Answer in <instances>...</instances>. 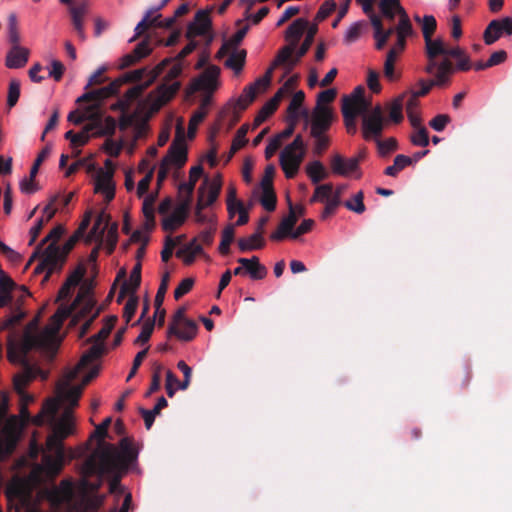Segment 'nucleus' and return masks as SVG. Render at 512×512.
<instances>
[{"instance_id":"obj_56","label":"nucleus","mask_w":512,"mask_h":512,"mask_svg":"<svg viewBox=\"0 0 512 512\" xmlns=\"http://www.w3.org/2000/svg\"><path fill=\"white\" fill-rule=\"evenodd\" d=\"M364 194L362 191L355 193L349 200L345 202V207L357 214H362L365 211V205L363 202Z\"/></svg>"},{"instance_id":"obj_7","label":"nucleus","mask_w":512,"mask_h":512,"mask_svg":"<svg viewBox=\"0 0 512 512\" xmlns=\"http://www.w3.org/2000/svg\"><path fill=\"white\" fill-rule=\"evenodd\" d=\"M7 410L8 398L6 394L2 393L0 401V461L13 451L22 430V423L17 415L10 416L4 421Z\"/></svg>"},{"instance_id":"obj_6","label":"nucleus","mask_w":512,"mask_h":512,"mask_svg":"<svg viewBox=\"0 0 512 512\" xmlns=\"http://www.w3.org/2000/svg\"><path fill=\"white\" fill-rule=\"evenodd\" d=\"M181 72L182 65L180 63L173 64L165 76L163 83L149 92L143 100L138 102V113L150 117L170 102L180 89V82L177 81L176 78Z\"/></svg>"},{"instance_id":"obj_14","label":"nucleus","mask_w":512,"mask_h":512,"mask_svg":"<svg viewBox=\"0 0 512 512\" xmlns=\"http://www.w3.org/2000/svg\"><path fill=\"white\" fill-rule=\"evenodd\" d=\"M359 163V157L344 158L340 154H335L331 158L330 166L332 172L336 175L360 179L362 177V172L360 170Z\"/></svg>"},{"instance_id":"obj_44","label":"nucleus","mask_w":512,"mask_h":512,"mask_svg":"<svg viewBox=\"0 0 512 512\" xmlns=\"http://www.w3.org/2000/svg\"><path fill=\"white\" fill-rule=\"evenodd\" d=\"M96 113V108L93 104H89L82 109L72 111L68 115V121L78 125L86 120H89L91 117H94Z\"/></svg>"},{"instance_id":"obj_8","label":"nucleus","mask_w":512,"mask_h":512,"mask_svg":"<svg viewBox=\"0 0 512 512\" xmlns=\"http://www.w3.org/2000/svg\"><path fill=\"white\" fill-rule=\"evenodd\" d=\"M307 147L301 135H297L294 140L286 145L279 155V164L288 179L294 178L305 159Z\"/></svg>"},{"instance_id":"obj_26","label":"nucleus","mask_w":512,"mask_h":512,"mask_svg":"<svg viewBox=\"0 0 512 512\" xmlns=\"http://www.w3.org/2000/svg\"><path fill=\"white\" fill-rule=\"evenodd\" d=\"M425 43L429 61H437V56H444V58H447L448 56H457L459 52V48L448 47L441 39H432L430 37L428 40H425Z\"/></svg>"},{"instance_id":"obj_25","label":"nucleus","mask_w":512,"mask_h":512,"mask_svg":"<svg viewBox=\"0 0 512 512\" xmlns=\"http://www.w3.org/2000/svg\"><path fill=\"white\" fill-rule=\"evenodd\" d=\"M121 86L117 79L112 81L109 85L87 92L82 96L78 97L77 102L80 103L82 101H92V104H98L100 106V102L106 98H109L115 94H117L120 90Z\"/></svg>"},{"instance_id":"obj_10","label":"nucleus","mask_w":512,"mask_h":512,"mask_svg":"<svg viewBox=\"0 0 512 512\" xmlns=\"http://www.w3.org/2000/svg\"><path fill=\"white\" fill-rule=\"evenodd\" d=\"M162 216V227L167 232H173L181 227L188 216V204L182 202L172 208V202L169 199L163 200L158 208Z\"/></svg>"},{"instance_id":"obj_64","label":"nucleus","mask_w":512,"mask_h":512,"mask_svg":"<svg viewBox=\"0 0 512 512\" xmlns=\"http://www.w3.org/2000/svg\"><path fill=\"white\" fill-rule=\"evenodd\" d=\"M450 122L451 118L449 115L438 114L430 120L429 125L433 130L442 132Z\"/></svg>"},{"instance_id":"obj_42","label":"nucleus","mask_w":512,"mask_h":512,"mask_svg":"<svg viewBox=\"0 0 512 512\" xmlns=\"http://www.w3.org/2000/svg\"><path fill=\"white\" fill-rule=\"evenodd\" d=\"M395 62H396V52L395 51H389L387 53L385 62H384V77L390 81L394 82L397 81L400 78V72H398L395 69Z\"/></svg>"},{"instance_id":"obj_45","label":"nucleus","mask_w":512,"mask_h":512,"mask_svg":"<svg viewBox=\"0 0 512 512\" xmlns=\"http://www.w3.org/2000/svg\"><path fill=\"white\" fill-rule=\"evenodd\" d=\"M118 240V224L116 222L109 221L108 228L106 229L104 238L101 239L100 244L107 247L108 253L114 250Z\"/></svg>"},{"instance_id":"obj_16","label":"nucleus","mask_w":512,"mask_h":512,"mask_svg":"<svg viewBox=\"0 0 512 512\" xmlns=\"http://www.w3.org/2000/svg\"><path fill=\"white\" fill-rule=\"evenodd\" d=\"M222 178L220 174L214 175L212 178L205 177L203 184L198 189V199L200 205L213 204L221 191Z\"/></svg>"},{"instance_id":"obj_5","label":"nucleus","mask_w":512,"mask_h":512,"mask_svg":"<svg viewBox=\"0 0 512 512\" xmlns=\"http://www.w3.org/2000/svg\"><path fill=\"white\" fill-rule=\"evenodd\" d=\"M64 232V227L58 225L54 227L38 245L30 260L32 261L36 257L41 260L40 264L35 268L36 273L46 271L47 275H49L59 270L65 262L68 253L72 250L78 239L82 237L75 232L64 244L59 245L58 241L63 236Z\"/></svg>"},{"instance_id":"obj_32","label":"nucleus","mask_w":512,"mask_h":512,"mask_svg":"<svg viewBox=\"0 0 512 512\" xmlns=\"http://www.w3.org/2000/svg\"><path fill=\"white\" fill-rule=\"evenodd\" d=\"M308 21L304 18H298L293 21L287 28L285 38L289 42L288 45L297 47L298 41L308 27Z\"/></svg>"},{"instance_id":"obj_35","label":"nucleus","mask_w":512,"mask_h":512,"mask_svg":"<svg viewBox=\"0 0 512 512\" xmlns=\"http://www.w3.org/2000/svg\"><path fill=\"white\" fill-rule=\"evenodd\" d=\"M340 199L339 194L333 192V187L331 184H322L318 185L315 188L314 194L310 199L311 203L321 202L328 203L331 200Z\"/></svg>"},{"instance_id":"obj_20","label":"nucleus","mask_w":512,"mask_h":512,"mask_svg":"<svg viewBox=\"0 0 512 512\" xmlns=\"http://www.w3.org/2000/svg\"><path fill=\"white\" fill-rule=\"evenodd\" d=\"M94 190L110 202L115 196V183L112 170H99L94 181Z\"/></svg>"},{"instance_id":"obj_31","label":"nucleus","mask_w":512,"mask_h":512,"mask_svg":"<svg viewBox=\"0 0 512 512\" xmlns=\"http://www.w3.org/2000/svg\"><path fill=\"white\" fill-rule=\"evenodd\" d=\"M297 220L294 215H286L280 222L278 228L270 235V239L273 241H281L287 237L292 238V234L295 229L294 226Z\"/></svg>"},{"instance_id":"obj_60","label":"nucleus","mask_w":512,"mask_h":512,"mask_svg":"<svg viewBox=\"0 0 512 512\" xmlns=\"http://www.w3.org/2000/svg\"><path fill=\"white\" fill-rule=\"evenodd\" d=\"M187 387H182V381L171 372L166 373V391L169 397H172L176 391L185 390Z\"/></svg>"},{"instance_id":"obj_55","label":"nucleus","mask_w":512,"mask_h":512,"mask_svg":"<svg viewBox=\"0 0 512 512\" xmlns=\"http://www.w3.org/2000/svg\"><path fill=\"white\" fill-rule=\"evenodd\" d=\"M234 235H235L234 225H228L222 231L221 242H220L219 248H218V250L221 254H223V255L228 254L229 249H230V244L234 240Z\"/></svg>"},{"instance_id":"obj_46","label":"nucleus","mask_w":512,"mask_h":512,"mask_svg":"<svg viewBox=\"0 0 512 512\" xmlns=\"http://www.w3.org/2000/svg\"><path fill=\"white\" fill-rule=\"evenodd\" d=\"M38 372L35 367H25V369L14 377V388L16 391L24 390L26 385L36 377Z\"/></svg>"},{"instance_id":"obj_39","label":"nucleus","mask_w":512,"mask_h":512,"mask_svg":"<svg viewBox=\"0 0 512 512\" xmlns=\"http://www.w3.org/2000/svg\"><path fill=\"white\" fill-rule=\"evenodd\" d=\"M141 282V265L137 263L130 273L128 280H126L122 286V293L135 294L137 288Z\"/></svg>"},{"instance_id":"obj_24","label":"nucleus","mask_w":512,"mask_h":512,"mask_svg":"<svg viewBox=\"0 0 512 512\" xmlns=\"http://www.w3.org/2000/svg\"><path fill=\"white\" fill-rule=\"evenodd\" d=\"M333 121V113L330 107H315L311 116L310 132H326Z\"/></svg>"},{"instance_id":"obj_19","label":"nucleus","mask_w":512,"mask_h":512,"mask_svg":"<svg viewBox=\"0 0 512 512\" xmlns=\"http://www.w3.org/2000/svg\"><path fill=\"white\" fill-rule=\"evenodd\" d=\"M426 71L433 76L432 82L434 85L442 86L448 83L454 68L451 61L444 58L441 62L429 61Z\"/></svg>"},{"instance_id":"obj_34","label":"nucleus","mask_w":512,"mask_h":512,"mask_svg":"<svg viewBox=\"0 0 512 512\" xmlns=\"http://www.w3.org/2000/svg\"><path fill=\"white\" fill-rule=\"evenodd\" d=\"M202 245L198 242V239H193L183 248L177 252V256L185 263L191 264L196 256L202 254Z\"/></svg>"},{"instance_id":"obj_22","label":"nucleus","mask_w":512,"mask_h":512,"mask_svg":"<svg viewBox=\"0 0 512 512\" xmlns=\"http://www.w3.org/2000/svg\"><path fill=\"white\" fill-rule=\"evenodd\" d=\"M512 34V19L506 17L502 20H493L485 29L484 40L488 45L493 44L503 35Z\"/></svg>"},{"instance_id":"obj_36","label":"nucleus","mask_w":512,"mask_h":512,"mask_svg":"<svg viewBox=\"0 0 512 512\" xmlns=\"http://www.w3.org/2000/svg\"><path fill=\"white\" fill-rule=\"evenodd\" d=\"M304 93L302 91L296 92L289 104L288 107V115L290 121L296 122L300 116V114H303L304 116H308L307 110H302V103L304 101Z\"/></svg>"},{"instance_id":"obj_47","label":"nucleus","mask_w":512,"mask_h":512,"mask_svg":"<svg viewBox=\"0 0 512 512\" xmlns=\"http://www.w3.org/2000/svg\"><path fill=\"white\" fill-rule=\"evenodd\" d=\"M272 73L273 67H269L262 77L258 78L254 83L247 87L250 89V91L253 92L255 96L265 92L271 83Z\"/></svg>"},{"instance_id":"obj_51","label":"nucleus","mask_w":512,"mask_h":512,"mask_svg":"<svg viewBox=\"0 0 512 512\" xmlns=\"http://www.w3.org/2000/svg\"><path fill=\"white\" fill-rule=\"evenodd\" d=\"M211 104V97L209 95H204L201 100L200 107L198 110L192 115L189 123L191 126H197L204 120L208 113V107Z\"/></svg>"},{"instance_id":"obj_38","label":"nucleus","mask_w":512,"mask_h":512,"mask_svg":"<svg viewBox=\"0 0 512 512\" xmlns=\"http://www.w3.org/2000/svg\"><path fill=\"white\" fill-rule=\"evenodd\" d=\"M264 243L261 232H256L248 237L239 239L238 247L242 252L253 251L262 248Z\"/></svg>"},{"instance_id":"obj_4","label":"nucleus","mask_w":512,"mask_h":512,"mask_svg":"<svg viewBox=\"0 0 512 512\" xmlns=\"http://www.w3.org/2000/svg\"><path fill=\"white\" fill-rule=\"evenodd\" d=\"M116 322V317L107 319L102 329L94 335L90 349L83 354L79 363L70 370H67L58 385V396L61 399L69 400L77 404L83 388L98 374L99 368L95 361L101 356L104 350L103 341L111 333Z\"/></svg>"},{"instance_id":"obj_41","label":"nucleus","mask_w":512,"mask_h":512,"mask_svg":"<svg viewBox=\"0 0 512 512\" xmlns=\"http://www.w3.org/2000/svg\"><path fill=\"white\" fill-rule=\"evenodd\" d=\"M380 9L382 15L389 19H393L396 15L401 17L403 12H405L399 0H381Z\"/></svg>"},{"instance_id":"obj_62","label":"nucleus","mask_w":512,"mask_h":512,"mask_svg":"<svg viewBox=\"0 0 512 512\" xmlns=\"http://www.w3.org/2000/svg\"><path fill=\"white\" fill-rule=\"evenodd\" d=\"M138 306V299L135 294H129V298L124 306L123 317L126 323L133 319Z\"/></svg>"},{"instance_id":"obj_13","label":"nucleus","mask_w":512,"mask_h":512,"mask_svg":"<svg viewBox=\"0 0 512 512\" xmlns=\"http://www.w3.org/2000/svg\"><path fill=\"white\" fill-rule=\"evenodd\" d=\"M157 79V72H153L151 78L143 81V83L135 84L129 88L123 96L115 103L111 105V109L114 111H120L123 114L128 112L132 105L139 99L142 93L151 86Z\"/></svg>"},{"instance_id":"obj_50","label":"nucleus","mask_w":512,"mask_h":512,"mask_svg":"<svg viewBox=\"0 0 512 512\" xmlns=\"http://www.w3.org/2000/svg\"><path fill=\"white\" fill-rule=\"evenodd\" d=\"M412 164V158L405 155H397L394 159V163L385 169V174L388 176L395 177L401 170Z\"/></svg>"},{"instance_id":"obj_53","label":"nucleus","mask_w":512,"mask_h":512,"mask_svg":"<svg viewBox=\"0 0 512 512\" xmlns=\"http://www.w3.org/2000/svg\"><path fill=\"white\" fill-rule=\"evenodd\" d=\"M310 135L314 139L313 153L321 155L329 146V137L326 135V132H310Z\"/></svg>"},{"instance_id":"obj_2","label":"nucleus","mask_w":512,"mask_h":512,"mask_svg":"<svg viewBox=\"0 0 512 512\" xmlns=\"http://www.w3.org/2000/svg\"><path fill=\"white\" fill-rule=\"evenodd\" d=\"M60 383V381L58 382ZM59 385V384H57ZM19 394L20 412L18 417L22 427L32 422L35 425L49 424L51 433L46 440L41 464L36 465L30 475L29 480L32 483H39L55 477L62 470L65 463V452L63 441L74 434L75 421L72 409L75 405L69 400L61 399L58 396V386H56V396L48 399L36 416L30 417L28 405L33 401V396L27 394L24 390L17 391Z\"/></svg>"},{"instance_id":"obj_48","label":"nucleus","mask_w":512,"mask_h":512,"mask_svg":"<svg viewBox=\"0 0 512 512\" xmlns=\"http://www.w3.org/2000/svg\"><path fill=\"white\" fill-rule=\"evenodd\" d=\"M245 33H246L245 29L239 30L233 36H231L228 40H226L223 43V45L221 46V48L219 49V51L217 52V57L223 58L224 55L227 52H229V50L234 49V48H239L238 46L241 43V41L243 40Z\"/></svg>"},{"instance_id":"obj_52","label":"nucleus","mask_w":512,"mask_h":512,"mask_svg":"<svg viewBox=\"0 0 512 512\" xmlns=\"http://www.w3.org/2000/svg\"><path fill=\"white\" fill-rule=\"evenodd\" d=\"M260 203L267 211L276 208V195L273 188H260Z\"/></svg>"},{"instance_id":"obj_18","label":"nucleus","mask_w":512,"mask_h":512,"mask_svg":"<svg viewBox=\"0 0 512 512\" xmlns=\"http://www.w3.org/2000/svg\"><path fill=\"white\" fill-rule=\"evenodd\" d=\"M170 59H164L162 62L157 64L155 67L148 69V68H139L135 70H131L129 72H126L119 78H117L120 86H122L125 83H142L141 81L145 78L144 81L151 78V75L153 72H157V77L163 72L165 66L170 63Z\"/></svg>"},{"instance_id":"obj_59","label":"nucleus","mask_w":512,"mask_h":512,"mask_svg":"<svg viewBox=\"0 0 512 512\" xmlns=\"http://www.w3.org/2000/svg\"><path fill=\"white\" fill-rule=\"evenodd\" d=\"M415 20L422 24V32L425 40L430 38L436 28V20L431 15H425L422 19L416 16Z\"/></svg>"},{"instance_id":"obj_28","label":"nucleus","mask_w":512,"mask_h":512,"mask_svg":"<svg viewBox=\"0 0 512 512\" xmlns=\"http://www.w3.org/2000/svg\"><path fill=\"white\" fill-rule=\"evenodd\" d=\"M370 103L366 98H345L342 106V113L344 117L350 116L351 121L358 115H364L369 112L368 107Z\"/></svg>"},{"instance_id":"obj_11","label":"nucleus","mask_w":512,"mask_h":512,"mask_svg":"<svg viewBox=\"0 0 512 512\" xmlns=\"http://www.w3.org/2000/svg\"><path fill=\"white\" fill-rule=\"evenodd\" d=\"M168 333L181 341H190L197 334V325L185 316L184 309H179L173 316Z\"/></svg>"},{"instance_id":"obj_29","label":"nucleus","mask_w":512,"mask_h":512,"mask_svg":"<svg viewBox=\"0 0 512 512\" xmlns=\"http://www.w3.org/2000/svg\"><path fill=\"white\" fill-rule=\"evenodd\" d=\"M237 262L243 265L245 274L252 280H261L267 275V268L260 263L259 258L256 256L251 258H239Z\"/></svg>"},{"instance_id":"obj_37","label":"nucleus","mask_w":512,"mask_h":512,"mask_svg":"<svg viewBox=\"0 0 512 512\" xmlns=\"http://www.w3.org/2000/svg\"><path fill=\"white\" fill-rule=\"evenodd\" d=\"M305 171L314 184H317L328 177V173L324 165L319 160L309 162L306 165Z\"/></svg>"},{"instance_id":"obj_15","label":"nucleus","mask_w":512,"mask_h":512,"mask_svg":"<svg viewBox=\"0 0 512 512\" xmlns=\"http://www.w3.org/2000/svg\"><path fill=\"white\" fill-rule=\"evenodd\" d=\"M96 108L94 117H91L88 121V126L91 129V135L94 137L110 136L116 129V121L111 116H102L101 109L98 104H93Z\"/></svg>"},{"instance_id":"obj_63","label":"nucleus","mask_w":512,"mask_h":512,"mask_svg":"<svg viewBox=\"0 0 512 512\" xmlns=\"http://www.w3.org/2000/svg\"><path fill=\"white\" fill-rule=\"evenodd\" d=\"M20 97V82L16 79H13L9 83L8 95H7V105L11 108L13 107Z\"/></svg>"},{"instance_id":"obj_58","label":"nucleus","mask_w":512,"mask_h":512,"mask_svg":"<svg viewBox=\"0 0 512 512\" xmlns=\"http://www.w3.org/2000/svg\"><path fill=\"white\" fill-rule=\"evenodd\" d=\"M413 145L418 147H426L429 144L428 131L425 127L414 128V132L410 136Z\"/></svg>"},{"instance_id":"obj_33","label":"nucleus","mask_w":512,"mask_h":512,"mask_svg":"<svg viewBox=\"0 0 512 512\" xmlns=\"http://www.w3.org/2000/svg\"><path fill=\"white\" fill-rule=\"evenodd\" d=\"M226 55H228V58L225 60V66L233 70L235 74H239L245 64L246 51L244 49L234 48L229 50L224 56Z\"/></svg>"},{"instance_id":"obj_17","label":"nucleus","mask_w":512,"mask_h":512,"mask_svg":"<svg viewBox=\"0 0 512 512\" xmlns=\"http://www.w3.org/2000/svg\"><path fill=\"white\" fill-rule=\"evenodd\" d=\"M220 70L216 66H209L198 78L191 83V91H203L212 98L213 91L217 88V80Z\"/></svg>"},{"instance_id":"obj_49","label":"nucleus","mask_w":512,"mask_h":512,"mask_svg":"<svg viewBox=\"0 0 512 512\" xmlns=\"http://www.w3.org/2000/svg\"><path fill=\"white\" fill-rule=\"evenodd\" d=\"M154 201L155 197L152 194L146 195L143 199L142 211L145 217V223L147 228H153L154 226Z\"/></svg>"},{"instance_id":"obj_43","label":"nucleus","mask_w":512,"mask_h":512,"mask_svg":"<svg viewBox=\"0 0 512 512\" xmlns=\"http://www.w3.org/2000/svg\"><path fill=\"white\" fill-rule=\"evenodd\" d=\"M395 32L400 46L402 45V42H406L407 37L412 35V25L406 12H403L402 16L400 17L399 23L395 28Z\"/></svg>"},{"instance_id":"obj_61","label":"nucleus","mask_w":512,"mask_h":512,"mask_svg":"<svg viewBox=\"0 0 512 512\" xmlns=\"http://www.w3.org/2000/svg\"><path fill=\"white\" fill-rule=\"evenodd\" d=\"M256 98L252 91L248 87H245L240 96L235 102V109L244 110L246 109Z\"/></svg>"},{"instance_id":"obj_3","label":"nucleus","mask_w":512,"mask_h":512,"mask_svg":"<svg viewBox=\"0 0 512 512\" xmlns=\"http://www.w3.org/2000/svg\"><path fill=\"white\" fill-rule=\"evenodd\" d=\"M96 315L92 299L88 295H83L78 296L70 307L61 305L41 330L37 328L39 319L36 317L27 325L23 337L15 331L9 334L7 339L9 360L13 363H24L26 354L31 349L39 350L51 359L60 344L58 331L67 317H71L72 325L84 322L79 333V336L83 337Z\"/></svg>"},{"instance_id":"obj_1","label":"nucleus","mask_w":512,"mask_h":512,"mask_svg":"<svg viewBox=\"0 0 512 512\" xmlns=\"http://www.w3.org/2000/svg\"><path fill=\"white\" fill-rule=\"evenodd\" d=\"M106 433V425L95 428L91 438H96L98 445L83 464L80 481L63 480L58 486L39 492L38 499L46 498L53 506H64L68 510L88 507L95 511L102 499H94L93 493L100 487L102 476L125 468L136 457L130 439H122L117 447L104 441Z\"/></svg>"},{"instance_id":"obj_40","label":"nucleus","mask_w":512,"mask_h":512,"mask_svg":"<svg viewBox=\"0 0 512 512\" xmlns=\"http://www.w3.org/2000/svg\"><path fill=\"white\" fill-rule=\"evenodd\" d=\"M227 211L229 218L231 219L238 215L236 225H244L248 222V209L245 207L242 201L227 204Z\"/></svg>"},{"instance_id":"obj_9","label":"nucleus","mask_w":512,"mask_h":512,"mask_svg":"<svg viewBox=\"0 0 512 512\" xmlns=\"http://www.w3.org/2000/svg\"><path fill=\"white\" fill-rule=\"evenodd\" d=\"M187 161V145L185 140L174 139L167 155L162 159L158 174V186L165 180L172 169L181 168Z\"/></svg>"},{"instance_id":"obj_23","label":"nucleus","mask_w":512,"mask_h":512,"mask_svg":"<svg viewBox=\"0 0 512 512\" xmlns=\"http://www.w3.org/2000/svg\"><path fill=\"white\" fill-rule=\"evenodd\" d=\"M211 29V19L207 11H198L193 21L188 25L186 31L187 39H193L197 36H205Z\"/></svg>"},{"instance_id":"obj_21","label":"nucleus","mask_w":512,"mask_h":512,"mask_svg":"<svg viewBox=\"0 0 512 512\" xmlns=\"http://www.w3.org/2000/svg\"><path fill=\"white\" fill-rule=\"evenodd\" d=\"M296 47L294 45H286L282 49L279 50L277 56L275 57L272 65L273 70L277 67H282L284 70V74L282 79L294 68V66L300 60V57L295 54Z\"/></svg>"},{"instance_id":"obj_57","label":"nucleus","mask_w":512,"mask_h":512,"mask_svg":"<svg viewBox=\"0 0 512 512\" xmlns=\"http://www.w3.org/2000/svg\"><path fill=\"white\" fill-rule=\"evenodd\" d=\"M371 23L374 28V37L376 39V47H377V49H381L384 47V45L386 44V42L388 40L387 34H383L382 24H381L380 19L377 16L373 15L371 17Z\"/></svg>"},{"instance_id":"obj_27","label":"nucleus","mask_w":512,"mask_h":512,"mask_svg":"<svg viewBox=\"0 0 512 512\" xmlns=\"http://www.w3.org/2000/svg\"><path fill=\"white\" fill-rule=\"evenodd\" d=\"M11 49L7 52L5 65L10 69H19L24 67L29 59L30 50L19 44H11Z\"/></svg>"},{"instance_id":"obj_30","label":"nucleus","mask_w":512,"mask_h":512,"mask_svg":"<svg viewBox=\"0 0 512 512\" xmlns=\"http://www.w3.org/2000/svg\"><path fill=\"white\" fill-rule=\"evenodd\" d=\"M110 219V215L105 211L99 213L90 233L87 236V241L100 243L101 239L105 236Z\"/></svg>"},{"instance_id":"obj_54","label":"nucleus","mask_w":512,"mask_h":512,"mask_svg":"<svg viewBox=\"0 0 512 512\" xmlns=\"http://www.w3.org/2000/svg\"><path fill=\"white\" fill-rule=\"evenodd\" d=\"M404 95L394 99L389 105V120L393 123H400L403 119L402 107H403Z\"/></svg>"},{"instance_id":"obj_12","label":"nucleus","mask_w":512,"mask_h":512,"mask_svg":"<svg viewBox=\"0 0 512 512\" xmlns=\"http://www.w3.org/2000/svg\"><path fill=\"white\" fill-rule=\"evenodd\" d=\"M385 118L380 105L375 106L362 117V135L365 140L378 139L383 131Z\"/></svg>"}]
</instances>
